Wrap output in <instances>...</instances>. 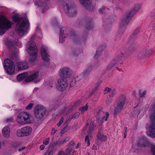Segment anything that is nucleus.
Returning <instances> with one entry per match:
<instances>
[{
	"label": "nucleus",
	"mask_w": 155,
	"mask_h": 155,
	"mask_svg": "<svg viewBox=\"0 0 155 155\" xmlns=\"http://www.w3.org/2000/svg\"><path fill=\"white\" fill-rule=\"evenodd\" d=\"M12 19L13 21L17 22L15 27L16 32L21 36L26 34L30 25L27 18H19L18 16L15 15L13 17Z\"/></svg>",
	"instance_id": "nucleus-1"
},
{
	"label": "nucleus",
	"mask_w": 155,
	"mask_h": 155,
	"mask_svg": "<svg viewBox=\"0 0 155 155\" xmlns=\"http://www.w3.org/2000/svg\"><path fill=\"white\" fill-rule=\"evenodd\" d=\"M149 112L151 123L148 127L149 131L147 134L151 137L155 138V104L150 108Z\"/></svg>",
	"instance_id": "nucleus-2"
},
{
	"label": "nucleus",
	"mask_w": 155,
	"mask_h": 155,
	"mask_svg": "<svg viewBox=\"0 0 155 155\" xmlns=\"http://www.w3.org/2000/svg\"><path fill=\"white\" fill-rule=\"evenodd\" d=\"M34 37V35L31 37V41L28 42L26 46V50L30 55V61L31 63L35 61L37 57V49L35 43L32 41Z\"/></svg>",
	"instance_id": "nucleus-3"
},
{
	"label": "nucleus",
	"mask_w": 155,
	"mask_h": 155,
	"mask_svg": "<svg viewBox=\"0 0 155 155\" xmlns=\"http://www.w3.org/2000/svg\"><path fill=\"white\" fill-rule=\"evenodd\" d=\"M32 116L30 113L22 112L18 115L16 120L20 124H25L30 123L32 121Z\"/></svg>",
	"instance_id": "nucleus-4"
},
{
	"label": "nucleus",
	"mask_w": 155,
	"mask_h": 155,
	"mask_svg": "<svg viewBox=\"0 0 155 155\" xmlns=\"http://www.w3.org/2000/svg\"><path fill=\"white\" fill-rule=\"evenodd\" d=\"M13 24L3 15H0V35L4 34Z\"/></svg>",
	"instance_id": "nucleus-5"
},
{
	"label": "nucleus",
	"mask_w": 155,
	"mask_h": 155,
	"mask_svg": "<svg viewBox=\"0 0 155 155\" xmlns=\"http://www.w3.org/2000/svg\"><path fill=\"white\" fill-rule=\"evenodd\" d=\"M63 6L65 13L69 16L72 17L76 14V8L71 2L69 1L64 2Z\"/></svg>",
	"instance_id": "nucleus-6"
},
{
	"label": "nucleus",
	"mask_w": 155,
	"mask_h": 155,
	"mask_svg": "<svg viewBox=\"0 0 155 155\" xmlns=\"http://www.w3.org/2000/svg\"><path fill=\"white\" fill-rule=\"evenodd\" d=\"M126 97L124 96L120 97L118 98L114 105V114L115 116H116L121 111L126 103Z\"/></svg>",
	"instance_id": "nucleus-7"
},
{
	"label": "nucleus",
	"mask_w": 155,
	"mask_h": 155,
	"mask_svg": "<svg viewBox=\"0 0 155 155\" xmlns=\"http://www.w3.org/2000/svg\"><path fill=\"white\" fill-rule=\"evenodd\" d=\"M46 111V109L44 106L42 105H37L34 110L35 118L38 119H41L45 114Z\"/></svg>",
	"instance_id": "nucleus-8"
},
{
	"label": "nucleus",
	"mask_w": 155,
	"mask_h": 155,
	"mask_svg": "<svg viewBox=\"0 0 155 155\" xmlns=\"http://www.w3.org/2000/svg\"><path fill=\"white\" fill-rule=\"evenodd\" d=\"M4 66L6 72L9 74L14 73L15 71L14 63L12 61L7 59L4 61Z\"/></svg>",
	"instance_id": "nucleus-9"
},
{
	"label": "nucleus",
	"mask_w": 155,
	"mask_h": 155,
	"mask_svg": "<svg viewBox=\"0 0 155 155\" xmlns=\"http://www.w3.org/2000/svg\"><path fill=\"white\" fill-rule=\"evenodd\" d=\"M32 129L31 127L26 126L18 130L16 132L17 136L18 137L28 136L31 133Z\"/></svg>",
	"instance_id": "nucleus-10"
},
{
	"label": "nucleus",
	"mask_w": 155,
	"mask_h": 155,
	"mask_svg": "<svg viewBox=\"0 0 155 155\" xmlns=\"http://www.w3.org/2000/svg\"><path fill=\"white\" fill-rule=\"evenodd\" d=\"M41 54L43 61L46 62H48L50 60V56L49 55L47 48L42 45L41 49Z\"/></svg>",
	"instance_id": "nucleus-11"
},
{
	"label": "nucleus",
	"mask_w": 155,
	"mask_h": 155,
	"mask_svg": "<svg viewBox=\"0 0 155 155\" xmlns=\"http://www.w3.org/2000/svg\"><path fill=\"white\" fill-rule=\"evenodd\" d=\"M122 58L121 56L116 57L108 65L107 70H111L112 71L114 70V67L116 64H119L122 63L121 61Z\"/></svg>",
	"instance_id": "nucleus-12"
},
{
	"label": "nucleus",
	"mask_w": 155,
	"mask_h": 155,
	"mask_svg": "<svg viewBox=\"0 0 155 155\" xmlns=\"http://www.w3.org/2000/svg\"><path fill=\"white\" fill-rule=\"evenodd\" d=\"M73 73L72 70L67 67H63L60 70V75L63 78H68L70 77Z\"/></svg>",
	"instance_id": "nucleus-13"
},
{
	"label": "nucleus",
	"mask_w": 155,
	"mask_h": 155,
	"mask_svg": "<svg viewBox=\"0 0 155 155\" xmlns=\"http://www.w3.org/2000/svg\"><path fill=\"white\" fill-rule=\"evenodd\" d=\"M80 4L86 9L92 11L94 8V5L92 3V0H79Z\"/></svg>",
	"instance_id": "nucleus-14"
},
{
	"label": "nucleus",
	"mask_w": 155,
	"mask_h": 155,
	"mask_svg": "<svg viewBox=\"0 0 155 155\" xmlns=\"http://www.w3.org/2000/svg\"><path fill=\"white\" fill-rule=\"evenodd\" d=\"M58 83L57 89L60 91L65 90L68 85L67 80L64 78H60L58 80Z\"/></svg>",
	"instance_id": "nucleus-15"
},
{
	"label": "nucleus",
	"mask_w": 155,
	"mask_h": 155,
	"mask_svg": "<svg viewBox=\"0 0 155 155\" xmlns=\"http://www.w3.org/2000/svg\"><path fill=\"white\" fill-rule=\"evenodd\" d=\"M69 36V34L67 31V29L64 27L61 28L60 29L59 37V42L63 43L65 38Z\"/></svg>",
	"instance_id": "nucleus-16"
},
{
	"label": "nucleus",
	"mask_w": 155,
	"mask_h": 155,
	"mask_svg": "<svg viewBox=\"0 0 155 155\" xmlns=\"http://www.w3.org/2000/svg\"><path fill=\"white\" fill-rule=\"evenodd\" d=\"M137 12V11H135L134 9H132L131 11L128 12L126 14V18H124L122 20L121 22V25H123V23L125 22V25L127 24L130 21V18L135 14Z\"/></svg>",
	"instance_id": "nucleus-17"
},
{
	"label": "nucleus",
	"mask_w": 155,
	"mask_h": 155,
	"mask_svg": "<svg viewBox=\"0 0 155 155\" xmlns=\"http://www.w3.org/2000/svg\"><path fill=\"white\" fill-rule=\"evenodd\" d=\"M15 65L18 71L25 69L28 68L27 63L25 61L18 62Z\"/></svg>",
	"instance_id": "nucleus-18"
},
{
	"label": "nucleus",
	"mask_w": 155,
	"mask_h": 155,
	"mask_svg": "<svg viewBox=\"0 0 155 155\" xmlns=\"http://www.w3.org/2000/svg\"><path fill=\"white\" fill-rule=\"evenodd\" d=\"M149 145V143L146 137H143L140 139L137 143L138 146L140 147H145Z\"/></svg>",
	"instance_id": "nucleus-19"
},
{
	"label": "nucleus",
	"mask_w": 155,
	"mask_h": 155,
	"mask_svg": "<svg viewBox=\"0 0 155 155\" xmlns=\"http://www.w3.org/2000/svg\"><path fill=\"white\" fill-rule=\"evenodd\" d=\"M150 54L148 49L147 48H145L142 49L138 53L137 56L139 58L142 59L145 58Z\"/></svg>",
	"instance_id": "nucleus-20"
},
{
	"label": "nucleus",
	"mask_w": 155,
	"mask_h": 155,
	"mask_svg": "<svg viewBox=\"0 0 155 155\" xmlns=\"http://www.w3.org/2000/svg\"><path fill=\"white\" fill-rule=\"evenodd\" d=\"M38 76L39 73L38 71L32 72L31 74L25 79V81L27 82L32 81L37 78Z\"/></svg>",
	"instance_id": "nucleus-21"
},
{
	"label": "nucleus",
	"mask_w": 155,
	"mask_h": 155,
	"mask_svg": "<svg viewBox=\"0 0 155 155\" xmlns=\"http://www.w3.org/2000/svg\"><path fill=\"white\" fill-rule=\"evenodd\" d=\"M3 135L6 138H8L10 133V129L8 126H5L2 130Z\"/></svg>",
	"instance_id": "nucleus-22"
},
{
	"label": "nucleus",
	"mask_w": 155,
	"mask_h": 155,
	"mask_svg": "<svg viewBox=\"0 0 155 155\" xmlns=\"http://www.w3.org/2000/svg\"><path fill=\"white\" fill-rule=\"evenodd\" d=\"M90 121V119H88L87 121V126L88 127L89 129L88 131V134H90L94 130L95 127V123L93 122H91L90 124H88Z\"/></svg>",
	"instance_id": "nucleus-23"
},
{
	"label": "nucleus",
	"mask_w": 155,
	"mask_h": 155,
	"mask_svg": "<svg viewBox=\"0 0 155 155\" xmlns=\"http://www.w3.org/2000/svg\"><path fill=\"white\" fill-rule=\"evenodd\" d=\"M94 114L97 119L99 120L101 116L104 114V112L102 110V109L97 108L94 110Z\"/></svg>",
	"instance_id": "nucleus-24"
},
{
	"label": "nucleus",
	"mask_w": 155,
	"mask_h": 155,
	"mask_svg": "<svg viewBox=\"0 0 155 155\" xmlns=\"http://www.w3.org/2000/svg\"><path fill=\"white\" fill-rule=\"evenodd\" d=\"M73 109V107L72 106H70L66 107L64 110L60 112V114L62 115H64L67 114L69 112L72 111Z\"/></svg>",
	"instance_id": "nucleus-25"
},
{
	"label": "nucleus",
	"mask_w": 155,
	"mask_h": 155,
	"mask_svg": "<svg viewBox=\"0 0 155 155\" xmlns=\"http://www.w3.org/2000/svg\"><path fill=\"white\" fill-rule=\"evenodd\" d=\"M28 74L27 72H25L19 74L18 75L17 79L18 81H21L24 79L27 75Z\"/></svg>",
	"instance_id": "nucleus-26"
},
{
	"label": "nucleus",
	"mask_w": 155,
	"mask_h": 155,
	"mask_svg": "<svg viewBox=\"0 0 155 155\" xmlns=\"http://www.w3.org/2000/svg\"><path fill=\"white\" fill-rule=\"evenodd\" d=\"M127 24L125 25V22L123 23V25H121V23L120 24V28L118 30V33L120 35H122L125 29V27Z\"/></svg>",
	"instance_id": "nucleus-27"
},
{
	"label": "nucleus",
	"mask_w": 155,
	"mask_h": 155,
	"mask_svg": "<svg viewBox=\"0 0 155 155\" xmlns=\"http://www.w3.org/2000/svg\"><path fill=\"white\" fill-rule=\"evenodd\" d=\"M97 139L102 141H105L107 140V137L106 135H104L99 132L97 136Z\"/></svg>",
	"instance_id": "nucleus-28"
},
{
	"label": "nucleus",
	"mask_w": 155,
	"mask_h": 155,
	"mask_svg": "<svg viewBox=\"0 0 155 155\" xmlns=\"http://www.w3.org/2000/svg\"><path fill=\"white\" fill-rule=\"evenodd\" d=\"M104 47L102 46L98 48L97 49L96 53L94 56L96 58L98 56L101 55L102 54V51L104 49Z\"/></svg>",
	"instance_id": "nucleus-29"
},
{
	"label": "nucleus",
	"mask_w": 155,
	"mask_h": 155,
	"mask_svg": "<svg viewBox=\"0 0 155 155\" xmlns=\"http://www.w3.org/2000/svg\"><path fill=\"white\" fill-rule=\"evenodd\" d=\"M140 31L139 28L137 29L134 31L133 34L130 37V43H131V42L135 38L136 35Z\"/></svg>",
	"instance_id": "nucleus-30"
},
{
	"label": "nucleus",
	"mask_w": 155,
	"mask_h": 155,
	"mask_svg": "<svg viewBox=\"0 0 155 155\" xmlns=\"http://www.w3.org/2000/svg\"><path fill=\"white\" fill-rule=\"evenodd\" d=\"M89 106L87 104H86L85 106L80 107L79 108V110L81 113H84L87 111L88 108Z\"/></svg>",
	"instance_id": "nucleus-31"
},
{
	"label": "nucleus",
	"mask_w": 155,
	"mask_h": 155,
	"mask_svg": "<svg viewBox=\"0 0 155 155\" xmlns=\"http://www.w3.org/2000/svg\"><path fill=\"white\" fill-rule=\"evenodd\" d=\"M63 144V143L62 141L61 140H59L57 141L56 143H53V147L54 148L56 146H58V147H60Z\"/></svg>",
	"instance_id": "nucleus-32"
},
{
	"label": "nucleus",
	"mask_w": 155,
	"mask_h": 155,
	"mask_svg": "<svg viewBox=\"0 0 155 155\" xmlns=\"http://www.w3.org/2000/svg\"><path fill=\"white\" fill-rule=\"evenodd\" d=\"M92 69L91 67H87L83 72V73L84 75H87L91 71V70Z\"/></svg>",
	"instance_id": "nucleus-33"
},
{
	"label": "nucleus",
	"mask_w": 155,
	"mask_h": 155,
	"mask_svg": "<svg viewBox=\"0 0 155 155\" xmlns=\"http://www.w3.org/2000/svg\"><path fill=\"white\" fill-rule=\"evenodd\" d=\"M103 117L102 118L103 121H107L109 116V114L108 112H106L105 114L104 113L103 115Z\"/></svg>",
	"instance_id": "nucleus-34"
},
{
	"label": "nucleus",
	"mask_w": 155,
	"mask_h": 155,
	"mask_svg": "<svg viewBox=\"0 0 155 155\" xmlns=\"http://www.w3.org/2000/svg\"><path fill=\"white\" fill-rule=\"evenodd\" d=\"M72 150V147H68V148L65 149L64 151V155H67Z\"/></svg>",
	"instance_id": "nucleus-35"
},
{
	"label": "nucleus",
	"mask_w": 155,
	"mask_h": 155,
	"mask_svg": "<svg viewBox=\"0 0 155 155\" xmlns=\"http://www.w3.org/2000/svg\"><path fill=\"white\" fill-rule=\"evenodd\" d=\"M110 92L109 94V97H113L116 93V91L115 90H113Z\"/></svg>",
	"instance_id": "nucleus-36"
},
{
	"label": "nucleus",
	"mask_w": 155,
	"mask_h": 155,
	"mask_svg": "<svg viewBox=\"0 0 155 155\" xmlns=\"http://www.w3.org/2000/svg\"><path fill=\"white\" fill-rule=\"evenodd\" d=\"M151 152L153 155H155V145H153L151 147Z\"/></svg>",
	"instance_id": "nucleus-37"
},
{
	"label": "nucleus",
	"mask_w": 155,
	"mask_h": 155,
	"mask_svg": "<svg viewBox=\"0 0 155 155\" xmlns=\"http://www.w3.org/2000/svg\"><path fill=\"white\" fill-rule=\"evenodd\" d=\"M85 141L86 143H87V146H89L90 144V140L89 138V137L87 136H85Z\"/></svg>",
	"instance_id": "nucleus-38"
},
{
	"label": "nucleus",
	"mask_w": 155,
	"mask_h": 155,
	"mask_svg": "<svg viewBox=\"0 0 155 155\" xmlns=\"http://www.w3.org/2000/svg\"><path fill=\"white\" fill-rule=\"evenodd\" d=\"M140 5L139 4H137L135 5L133 9H134V10H135V11H136L137 12V11H139V9L140 8Z\"/></svg>",
	"instance_id": "nucleus-39"
},
{
	"label": "nucleus",
	"mask_w": 155,
	"mask_h": 155,
	"mask_svg": "<svg viewBox=\"0 0 155 155\" xmlns=\"http://www.w3.org/2000/svg\"><path fill=\"white\" fill-rule=\"evenodd\" d=\"M50 138H48L45 139L43 142V143L45 145H47L49 143Z\"/></svg>",
	"instance_id": "nucleus-40"
},
{
	"label": "nucleus",
	"mask_w": 155,
	"mask_h": 155,
	"mask_svg": "<svg viewBox=\"0 0 155 155\" xmlns=\"http://www.w3.org/2000/svg\"><path fill=\"white\" fill-rule=\"evenodd\" d=\"M69 139V137H68L64 138L61 140L63 143H66Z\"/></svg>",
	"instance_id": "nucleus-41"
},
{
	"label": "nucleus",
	"mask_w": 155,
	"mask_h": 155,
	"mask_svg": "<svg viewBox=\"0 0 155 155\" xmlns=\"http://www.w3.org/2000/svg\"><path fill=\"white\" fill-rule=\"evenodd\" d=\"M146 91L145 90L143 92L140 91L139 92L140 97H143L146 94Z\"/></svg>",
	"instance_id": "nucleus-42"
},
{
	"label": "nucleus",
	"mask_w": 155,
	"mask_h": 155,
	"mask_svg": "<svg viewBox=\"0 0 155 155\" xmlns=\"http://www.w3.org/2000/svg\"><path fill=\"white\" fill-rule=\"evenodd\" d=\"M112 102V99L111 97L108 98L106 101V103L107 105H109Z\"/></svg>",
	"instance_id": "nucleus-43"
},
{
	"label": "nucleus",
	"mask_w": 155,
	"mask_h": 155,
	"mask_svg": "<svg viewBox=\"0 0 155 155\" xmlns=\"http://www.w3.org/2000/svg\"><path fill=\"white\" fill-rule=\"evenodd\" d=\"M111 90V89L109 88H106L104 91V93L105 94H106L108 92H110Z\"/></svg>",
	"instance_id": "nucleus-44"
},
{
	"label": "nucleus",
	"mask_w": 155,
	"mask_h": 155,
	"mask_svg": "<svg viewBox=\"0 0 155 155\" xmlns=\"http://www.w3.org/2000/svg\"><path fill=\"white\" fill-rule=\"evenodd\" d=\"M33 104L32 103H30V104H29L28 106H27L26 107V109H27V110H29V109H31L33 106Z\"/></svg>",
	"instance_id": "nucleus-45"
},
{
	"label": "nucleus",
	"mask_w": 155,
	"mask_h": 155,
	"mask_svg": "<svg viewBox=\"0 0 155 155\" xmlns=\"http://www.w3.org/2000/svg\"><path fill=\"white\" fill-rule=\"evenodd\" d=\"M88 26H87L86 27L88 29H91L93 27V24L91 23H89L88 24Z\"/></svg>",
	"instance_id": "nucleus-46"
},
{
	"label": "nucleus",
	"mask_w": 155,
	"mask_h": 155,
	"mask_svg": "<svg viewBox=\"0 0 155 155\" xmlns=\"http://www.w3.org/2000/svg\"><path fill=\"white\" fill-rule=\"evenodd\" d=\"M14 121V119L12 117L8 118L6 119V121L7 122L10 123Z\"/></svg>",
	"instance_id": "nucleus-47"
},
{
	"label": "nucleus",
	"mask_w": 155,
	"mask_h": 155,
	"mask_svg": "<svg viewBox=\"0 0 155 155\" xmlns=\"http://www.w3.org/2000/svg\"><path fill=\"white\" fill-rule=\"evenodd\" d=\"M14 44H15L17 46H20L21 45V43L20 42L18 41V40L15 41L14 42H13Z\"/></svg>",
	"instance_id": "nucleus-48"
},
{
	"label": "nucleus",
	"mask_w": 155,
	"mask_h": 155,
	"mask_svg": "<svg viewBox=\"0 0 155 155\" xmlns=\"http://www.w3.org/2000/svg\"><path fill=\"white\" fill-rule=\"evenodd\" d=\"M63 120H64L63 118V117H62L61 118V119H60V120L58 124V126L59 127L61 125V124L63 122Z\"/></svg>",
	"instance_id": "nucleus-49"
},
{
	"label": "nucleus",
	"mask_w": 155,
	"mask_h": 155,
	"mask_svg": "<svg viewBox=\"0 0 155 155\" xmlns=\"http://www.w3.org/2000/svg\"><path fill=\"white\" fill-rule=\"evenodd\" d=\"M57 130H55L54 128H52L51 133V134L52 135H54L55 133Z\"/></svg>",
	"instance_id": "nucleus-50"
},
{
	"label": "nucleus",
	"mask_w": 155,
	"mask_h": 155,
	"mask_svg": "<svg viewBox=\"0 0 155 155\" xmlns=\"http://www.w3.org/2000/svg\"><path fill=\"white\" fill-rule=\"evenodd\" d=\"M75 142L74 141H71L68 145V147H71V146L74 145Z\"/></svg>",
	"instance_id": "nucleus-51"
},
{
	"label": "nucleus",
	"mask_w": 155,
	"mask_h": 155,
	"mask_svg": "<svg viewBox=\"0 0 155 155\" xmlns=\"http://www.w3.org/2000/svg\"><path fill=\"white\" fill-rule=\"evenodd\" d=\"M52 23L53 25H56L57 24V21L56 19H54L52 21Z\"/></svg>",
	"instance_id": "nucleus-52"
},
{
	"label": "nucleus",
	"mask_w": 155,
	"mask_h": 155,
	"mask_svg": "<svg viewBox=\"0 0 155 155\" xmlns=\"http://www.w3.org/2000/svg\"><path fill=\"white\" fill-rule=\"evenodd\" d=\"M150 16L151 17H153L155 16V9L151 13Z\"/></svg>",
	"instance_id": "nucleus-53"
},
{
	"label": "nucleus",
	"mask_w": 155,
	"mask_h": 155,
	"mask_svg": "<svg viewBox=\"0 0 155 155\" xmlns=\"http://www.w3.org/2000/svg\"><path fill=\"white\" fill-rule=\"evenodd\" d=\"M80 79L81 78L79 76H77V77H75L74 81L75 82L77 81H79Z\"/></svg>",
	"instance_id": "nucleus-54"
},
{
	"label": "nucleus",
	"mask_w": 155,
	"mask_h": 155,
	"mask_svg": "<svg viewBox=\"0 0 155 155\" xmlns=\"http://www.w3.org/2000/svg\"><path fill=\"white\" fill-rule=\"evenodd\" d=\"M64 151L63 150H61L58 153V155H62L63 154L64 155Z\"/></svg>",
	"instance_id": "nucleus-55"
},
{
	"label": "nucleus",
	"mask_w": 155,
	"mask_h": 155,
	"mask_svg": "<svg viewBox=\"0 0 155 155\" xmlns=\"http://www.w3.org/2000/svg\"><path fill=\"white\" fill-rule=\"evenodd\" d=\"M106 8H100L99 10V12L100 13H101L102 12H103V11L105 9H106ZM107 9H108V8H107Z\"/></svg>",
	"instance_id": "nucleus-56"
},
{
	"label": "nucleus",
	"mask_w": 155,
	"mask_h": 155,
	"mask_svg": "<svg viewBox=\"0 0 155 155\" xmlns=\"http://www.w3.org/2000/svg\"><path fill=\"white\" fill-rule=\"evenodd\" d=\"M45 147V146L44 145H41L40 147V149L41 150H43Z\"/></svg>",
	"instance_id": "nucleus-57"
},
{
	"label": "nucleus",
	"mask_w": 155,
	"mask_h": 155,
	"mask_svg": "<svg viewBox=\"0 0 155 155\" xmlns=\"http://www.w3.org/2000/svg\"><path fill=\"white\" fill-rule=\"evenodd\" d=\"M75 82V81H74L71 82L70 84V86L71 87H73L74 84Z\"/></svg>",
	"instance_id": "nucleus-58"
},
{
	"label": "nucleus",
	"mask_w": 155,
	"mask_h": 155,
	"mask_svg": "<svg viewBox=\"0 0 155 155\" xmlns=\"http://www.w3.org/2000/svg\"><path fill=\"white\" fill-rule=\"evenodd\" d=\"M40 31V29L39 27H37L36 29V31L37 32H39Z\"/></svg>",
	"instance_id": "nucleus-59"
},
{
	"label": "nucleus",
	"mask_w": 155,
	"mask_h": 155,
	"mask_svg": "<svg viewBox=\"0 0 155 155\" xmlns=\"http://www.w3.org/2000/svg\"><path fill=\"white\" fill-rule=\"evenodd\" d=\"M53 150H52L49 152L48 155H53Z\"/></svg>",
	"instance_id": "nucleus-60"
},
{
	"label": "nucleus",
	"mask_w": 155,
	"mask_h": 155,
	"mask_svg": "<svg viewBox=\"0 0 155 155\" xmlns=\"http://www.w3.org/2000/svg\"><path fill=\"white\" fill-rule=\"evenodd\" d=\"M80 101H77L76 102L75 104V105L77 106L78 105V104L80 102Z\"/></svg>",
	"instance_id": "nucleus-61"
},
{
	"label": "nucleus",
	"mask_w": 155,
	"mask_h": 155,
	"mask_svg": "<svg viewBox=\"0 0 155 155\" xmlns=\"http://www.w3.org/2000/svg\"><path fill=\"white\" fill-rule=\"evenodd\" d=\"M93 148L94 149L96 150L97 149V147L94 145L93 147Z\"/></svg>",
	"instance_id": "nucleus-62"
},
{
	"label": "nucleus",
	"mask_w": 155,
	"mask_h": 155,
	"mask_svg": "<svg viewBox=\"0 0 155 155\" xmlns=\"http://www.w3.org/2000/svg\"><path fill=\"white\" fill-rule=\"evenodd\" d=\"M80 146V144L79 143L76 146V148H78Z\"/></svg>",
	"instance_id": "nucleus-63"
},
{
	"label": "nucleus",
	"mask_w": 155,
	"mask_h": 155,
	"mask_svg": "<svg viewBox=\"0 0 155 155\" xmlns=\"http://www.w3.org/2000/svg\"><path fill=\"white\" fill-rule=\"evenodd\" d=\"M153 27L154 28H155V21H154V23L153 24Z\"/></svg>",
	"instance_id": "nucleus-64"
}]
</instances>
